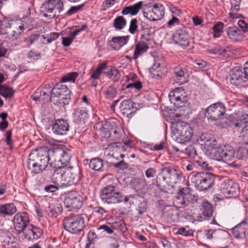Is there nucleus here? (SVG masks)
<instances>
[{"instance_id": "obj_51", "label": "nucleus", "mask_w": 248, "mask_h": 248, "mask_svg": "<svg viewBox=\"0 0 248 248\" xmlns=\"http://www.w3.org/2000/svg\"><path fill=\"white\" fill-rule=\"evenodd\" d=\"M16 22H20L23 27V31L27 28H30L32 25L33 19L32 18L27 16L24 17L22 19L16 20Z\"/></svg>"}, {"instance_id": "obj_28", "label": "nucleus", "mask_w": 248, "mask_h": 248, "mask_svg": "<svg viewBox=\"0 0 248 248\" xmlns=\"http://www.w3.org/2000/svg\"><path fill=\"white\" fill-rule=\"evenodd\" d=\"M73 115L74 122L78 124H84L88 117V114L85 108H77Z\"/></svg>"}, {"instance_id": "obj_6", "label": "nucleus", "mask_w": 248, "mask_h": 248, "mask_svg": "<svg viewBox=\"0 0 248 248\" xmlns=\"http://www.w3.org/2000/svg\"><path fill=\"white\" fill-rule=\"evenodd\" d=\"M193 130L189 124L186 123H178L174 136L176 141L183 144L189 141L193 135Z\"/></svg>"}, {"instance_id": "obj_43", "label": "nucleus", "mask_w": 248, "mask_h": 248, "mask_svg": "<svg viewBox=\"0 0 248 248\" xmlns=\"http://www.w3.org/2000/svg\"><path fill=\"white\" fill-rule=\"evenodd\" d=\"M89 166L94 170H101L103 166V160L99 158H93L91 160Z\"/></svg>"}, {"instance_id": "obj_59", "label": "nucleus", "mask_w": 248, "mask_h": 248, "mask_svg": "<svg viewBox=\"0 0 248 248\" xmlns=\"http://www.w3.org/2000/svg\"><path fill=\"white\" fill-rule=\"evenodd\" d=\"M206 51L207 53L214 55H220L223 53V50L221 46H217L211 49H207Z\"/></svg>"}, {"instance_id": "obj_42", "label": "nucleus", "mask_w": 248, "mask_h": 248, "mask_svg": "<svg viewBox=\"0 0 248 248\" xmlns=\"http://www.w3.org/2000/svg\"><path fill=\"white\" fill-rule=\"evenodd\" d=\"M126 20L123 16H118L114 20L113 26L117 30H121L126 26Z\"/></svg>"}, {"instance_id": "obj_58", "label": "nucleus", "mask_w": 248, "mask_h": 248, "mask_svg": "<svg viewBox=\"0 0 248 248\" xmlns=\"http://www.w3.org/2000/svg\"><path fill=\"white\" fill-rule=\"evenodd\" d=\"M178 214L176 210H170L168 213V219L170 222H174L178 220Z\"/></svg>"}, {"instance_id": "obj_39", "label": "nucleus", "mask_w": 248, "mask_h": 248, "mask_svg": "<svg viewBox=\"0 0 248 248\" xmlns=\"http://www.w3.org/2000/svg\"><path fill=\"white\" fill-rule=\"evenodd\" d=\"M107 62H106L99 63L97 68L92 72L91 77L95 79L100 78V75L107 68Z\"/></svg>"}, {"instance_id": "obj_9", "label": "nucleus", "mask_w": 248, "mask_h": 248, "mask_svg": "<svg viewBox=\"0 0 248 248\" xmlns=\"http://www.w3.org/2000/svg\"><path fill=\"white\" fill-rule=\"evenodd\" d=\"M29 160L47 166L49 160V155L47 149L41 148L32 150L29 156Z\"/></svg>"}, {"instance_id": "obj_22", "label": "nucleus", "mask_w": 248, "mask_h": 248, "mask_svg": "<svg viewBox=\"0 0 248 248\" xmlns=\"http://www.w3.org/2000/svg\"><path fill=\"white\" fill-rule=\"evenodd\" d=\"M163 171L168 174V183L170 185L176 184L181 180L182 174L181 171L176 169L170 168V167H165L163 168Z\"/></svg>"}, {"instance_id": "obj_56", "label": "nucleus", "mask_w": 248, "mask_h": 248, "mask_svg": "<svg viewBox=\"0 0 248 248\" xmlns=\"http://www.w3.org/2000/svg\"><path fill=\"white\" fill-rule=\"evenodd\" d=\"M239 138L241 142H244L245 144H248V125L247 124L243 128Z\"/></svg>"}, {"instance_id": "obj_46", "label": "nucleus", "mask_w": 248, "mask_h": 248, "mask_svg": "<svg viewBox=\"0 0 248 248\" xmlns=\"http://www.w3.org/2000/svg\"><path fill=\"white\" fill-rule=\"evenodd\" d=\"M156 181L158 186H161V185L165 183H168V174H166V172L165 171H163V168L161 170L160 173L158 174V176L156 177Z\"/></svg>"}, {"instance_id": "obj_33", "label": "nucleus", "mask_w": 248, "mask_h": 248, "mask_svg": "<svg viewBox=\"0 0 248 248\" xmlns=\"http://www.w3.org/2000/svg\"><path fill=\"white\" fill-rule=\"evenodd\" d=\"M247 224V222L245 220H243L232 229V234L235 238L242 237L245 234L247 229L244 226H246Z\"/></svg>"}, {"instance_id": "obj_35", "label": "nucleus", "mask_w": 248, "mask_h": 248, "mask_svg": "<svg viewBox=\"0 0 248 248\" xmlns=\"http://www.w3.org/2000/svg\"><path fill=\"white\" fill-rule=\"evenodd\" d=\"M134 103L131 100H124L120 105V110L124 114H129L132 113V109L134 108Z\"/></svg>"}, {"instance_id": "obj_25", "label": "nucleus", "mask_w": 248, "mask_h": 248, "mask_svg": "<svg viewBox=\"0 0 248 248\" xmlns=\"http://www.w3.org/2000/svg\"><path fill=\"white\" fill-rule=\"evenodd\" d=\"M0 241L2 248H16L18 246L17 239L11 233L1 235Z\"/></svg>"}, {"instance_id": "obj_63", "label": "nucleus", "mask_w": 248, "mask_h": 248, "mask_svg": "<svg viewBox=\"0 0 248 248\" xmlns=\"http://www.w3.org/2000/svg\"><path fill=\"white\" fill-rule=\"evenodd\" d=\"M213 138L211 135L208 133H204L201 136L200 139L205 145L206 143H208Z\"/></svg>"}, {"instance_id": "obj_41", "label": "nucleus", "mask_w": 248, "mask_h": 248, "mask_svg": "<svg viewBox=\"0 0 248 248\" xmlns=\"http://www.w3.org/2000/svg\"><path fill=\"white\" fill-rule=\"evenodd\" d=\"M205 146L207 147L209 151H211V153L214 155H218L221 151V148H217V141L214 138L211 140L208 143H206Z\"/></svg>"}, {"instance_id": "obj_17", "label": "nucleus", "mask_w": 248, "mask_h": 248, "mask_svg": "<svg viewBox=\"0 0 248 248\" xmlns=\"http://www.w3.org/2000/svg\"><path fill=\"white\" fill-rule=\"evenodd\" d=\"M248 79L243 69L238 67L232 69L230 78V81L232 84L240 87L243 86L244 83Z\"/></svg>"}, {"instance_id": "obj_21", "label": "nucleus", "mask_w": 248, "mask_h": 248, "mask_svg": "<svg viewBox=\"0 0 248 248\" xmlns=\"http://www.w3.org/2000/svg\"><path fill=\"white\" fill-rule=\"evenodd\" d=\"M226 32L229 38L233 42H241L245 38L244 33L236 26L228 27Z\"/></svg>"}, {"instance_id": "obj_57", "label": "nucleus", "mask_w": 248, "mask_h": 248, "mask_svg": "<svg viewBox=\"0 0 248 248\" xmlns=\"http://www.w3.org/2000/svg\"><path fill=\"white\" fill-rule=\"evenodd\" d=\"M84 5V3H82L78 5L71 6L66 13V14L68 16H71L74 14L77 13L78 12L81 10Z\"/></svg>"}, {"instance_id": "obj_49", "label": "nucleus", "mask_w": 248, "mask_h": 248, "mask_svg": "<svg viewBox=\"0 0 248 248\" xmlns=\"http://www.w3.org/2000/svg\"><path fill=\"white\" fill-rule=\"evenodd\" d=\"M78 76V74L75 72H72L63 76L61 79L62 82H72L74 83Z\"/></svg>"}, {"instance_id": "obj_34", "label": "nucleus", "mask_w": 248, "mask_h": 248, "mask_svg": "<svg viewBox=\"0 0 248 248\" xmlns=\"http://www.w3.org/2000/svg\"><path fill=\"white\" fill-rule=\"evenodd\" d=\"M16 212V207L13 203L0 205V214L11 216Z\"/></svg>"}, {"instance_id": "obj_38", "label": "nucleus", "mask_w": 248, "mask_h": 248, "mask_svg": "<svg viewBox=\"0 0 248 248\" xmlns=\"http://www.w3.org/2000/svg\"><path fill=\"white\" fill-rule=\"evenodd\" d=\"M236 156L239 159H242L248 156V144L241 142V145L235 152Z\"/></svg>"}, {"instance_id": "obj_11", "label": "nucleus", "mask_w": 248, "mask_h": 248, "mask_svg": "<svg viewBox=\"0 0 248 248\" xmlns=\"http://www.w3.org/2000/svg\"><path fill=\"white\" fill-rule=\"evenodd\" d=\"M217 160L220 159V158L229 165L232 164L235 161L236 154L233 148L229 145L224 146L223 149L218 154L213 156Z\"/></svg>"}, {"instance_id": "obj_2", "label": "nucleus", "mask_w": 248, "mask_h": 248, "mask_svg": "<svg viewBox=\"0 0 248 248\" xmlns=\"http://www.w3.org/2000/svg\"><path fill=\"white\" fill-rule=\"evenodd\" d=\"M85 218L83 214H70L63 220L64 228L71 233H79L85 227Z\"/></svg>"}, {"instance_id": "obj_8", "label": "nucleus", "mask_w": 248, "mask_h": 248, "mask_svg": "<svg viewBox=\"0 0 248 248\" xmlns=\"http://www.w3.org/2000/svg\"><path fill=\"white\" fill-rule=\"evenodd\" d=\"M82 198L76 191L69 192L64 200V204L69 210L79 209L82 205Z\"/></svg>"}, {"instance_id": "obj_1", "label": "nucleus", "mask_w": 248, "mask_h": 248, "mask_svg": "<svg viewBox=\"0 0 248 248\" xmlns=\"http://www.w3.org/2000/svg\"><path fill=\"white\" fill-rule=\"evenodd\" d=\"M188 178L200 191L206 190L211 187L215 180L214 175L209 172H193Z\"/></svg>"}, {"instance_id": "obj_37", "label": "nucleus", "mask_w": 248, "mask_h": 248, "mask_svg": "<svg viewBox=\"0 0 248 248\" xmlns=\"http://www.w3.org/2000/svg\"><path fill=\"white\" fill-rule=\"evenodd\" d=\"M110 80L114 82L117 81L121 77V74L118 70L114 67H110L104 73Z\"/></svg>"}, {"instance_id": "obj_16", "label": "nucleus", "mask_w": 248, "mask_h": 248, "mask_svg": "<svg viewBox=\"0 0 248 248\" xmlns=\"http://www.w3.org/2000/svg\"><path fill=\"white\" fill-rule=\"evenodd\" d=\"M30 221L29 216L26 212H20L16 214L13 218L14 227L16 232L20 233L24 229L28 227Z\"/></svg>"}, {"instance_id": "obj_32", "label": "nucleus", "mask_w": 248, "mask_h": 248, "mask_svg": "<svg viewBox=\"0 0 248 248\" xmlns=\"http://www.w3.org/2000/svg\"><path fill=\"white\" fill-rule=\"evenodd\" d=\"M28 168L31 171L32 175L42 172L45 170L47 166L40 164L32 160H29L28 163Z\"/></svg>"}, {"instance_id": "obj_60", "label": "nucleus", "mask_w": 248, "mask_h": 248, "mask_svg": "<svg viewBox=\"0 0 248 248\" xmlns=\"http://www.w3.org/2000/svg\"><path fill=\"white\" fill-rule=\"evenodd\" d=\"M186 154L190 157H194L197 155V152L193 145L188 146L185 149Z\"/></svg>"}, {"instance_id": "obj_15", "label": "nucleus", "mask_w": 248, "mask_h": 248, "mask_svg": "<svg viewBox=\"0 0 248 248\" xmlns=\"http://www.w3.org/2000/svg\"><path fill=\"white\" fill-rule=\"evenodd\" d=\"M239 185L230 179L225 180L221 186V193L227 198L235 196L239 192Z\"/></svg>"}, {"instance_id": "obj_12", "label": "nucleus", "mask_w": 248, "mask_h": 248, "mask_svg": "<svg viewBox=\"0 0 248 248\" xmlns=\"http://www.w3.org/2000/svg\"><path fill=\"white\" fill-rule=\"evenodd\" d=\"M52 157L54 162L58 163V167L67 165L70 160V155L62 148H57L52 151Z\"/></svg>"}, {"instance_id": "obj_13", "label": "nucleus", "mask_w": 248, "mask_h": 248, "mask_svg": "<svg viewBox=\"0 0 248 248\" xmlns=\"http://www.w3.org/2000/svg\"><path fill=\"white\" fill-rule=\"evenodd\" d=\"M63 186H68L77 184L81 179L79 169L67 170L63 171Z\"/></svg>"}, {"instance_id": "obj_64", "label": "nucleus", "mask_w": 248, "mask_h": 248, "mask_svg": "<svg viewBox=\"0 0 248 248\" xmlns=\"http://www.w3.org/2000/svg\"><path fill=\"white\" fill-rule=\"evenodd\" d=\"M237 24L242 30V32H247L248 31V24L245 21L240 20L238 21Z\"/></svg>"}, {"instance_id": "obj_3", "label": "nucleus", "mask_w": 248, "mask_h": 248, "mask_svg": "<svg viewBox=\"0 0 248 248\" xmlns=\"http://www.w3.org/2000/svg\"><path fill=\"white\" fill-rule=\"evenodd\" d=\"M100 198L104 203L112 204L129 201L128 196H124L116 190L115 187L112 186H108L103 188L100 192Z\"/></svg>"}, {"instance_id": "obj_50", "label": "nucleus", "mask_w": 248, "mask_h": 248, "mask_svg": "<svg viewBox=\"0 0 248 248\" xmlns=\"http://www.w3.org/2000/svg\"><path fill=\"white\" fill-rule=\"evenodd\" d=\"M117 94L116 88L113 86H109L104 92V94L106 98L108 99H113Z\"/></svg>"}, {"instance_id": "obj_61", "label": "nucleus", "mask_w": 248, "mask_h": 248, "mask_svg": "<svg viewBox=\"0 0 248 248\" xmlns=\"http://www.w3.org/2000/svg\"><path fill=\"white\" fill-rule=\"evenodd\" d=\"M138 20L136 18L133 19L131 20L129 28V31L131 34H134L138 28L137 26Z\"/></svg>"}, {"instance_id": "obj_29", "label": "nucleus", "mask_w": 248, "mask_h": 248, "mask_svg": "<svg viewBox=\"0 0 248 248\" xmlns=\"http://www.w3.org/2000/svg\"><path fill=\"white\" fill-rule=\"evenodd\" d=\"M149 46L144 41H140L135 45L133 59L136 60L146 53L148 50Z\"/></svg>"}, {"instance_id": "obj_40", "label": "nucleus", "mask_w": 248, "mask_h": 248, "mask_svg": "<svg viewBox=\"0 0 248 248\" xmlns=\"http://www.w3.org/2000/svg\"><path fill=\"white\" fill-rule=\"evenodd\" d=\"M230 2L232 5V12L229 14L230 17L232 19L238 18V15L235 14L234 12L239 10L241 0H231Z\"/></svg>"}, {"instance_id": "obj_20", "label": "nucleus", "mask_w": 248, "mask_h": 248, "mask_svg": "<svg viewBox=\"0 0 248 248\" xmlns=\"http://www.w3.org/2000/svg\"><path fill=\"white\" fill-rule=\"evenodd\" d=\"M23 232L24 239L27 241H32L40 237L43 233L42 229L30 225L21 232Z\"/></svg>"}, {"instance_id": "obj_24", "label": "nucleus", "mask_w": 248, "mask_h": 248, "mask_svg": "<svg viewBox=\"0 0 248 248\" xmlns=\"http://www.w3.org/2000/svg\"><path fill=\"white\" fill-rule=\"evenodd\" d=\"M46 176L45 179H50L54 184L63 186V172L61 170H47L45 172Z\"/></svg>"}, {"instance_id": "obj_62", "label": "nucleus", "mask_w": 248, "mask_h": 248, "mask_svg": "<svg viewBox=\"0 0 248 248\" xmlns=\"http://www.w3.org/2000/svg\"><path fill=\"white\" fill-rule=\"evenodd\" d=\"M76 36H73V32H72L67 37H62V44L65 46H69L74 40Z\"/></svg>"}, {"instance_id": "obj_18", "label": "nucleus", "mask_w": 248, "mask_h": 248, "mask_svg": "<svg viewBox=\"0 0 248 248\" xmlns=\"http://www.w3.org/2000/svg\"><path fill=\"white\" fill-rule=\"evenodd\" d=\"M51 87L38 88L31 97L36 102L45 103L51 100Z\"/></svg>"}, {"instance_id": "obj_4", "label": "nucleus", "mask_w": 248, "mask_h": 248, "mask_svg": "<svg viewBox=\"0 0 248 248\" xmlns=\"http://www.w3.org/2000/svg\"><path fill=\"white\" fill-rule=\"evenodd\" d=\"M64 9L63 2L61 0H47L40 7L41 15L47 19L58 17Z\"/></svg>"}, {"instance_id": "obj_54", "label": "nucleus", "mask_w": 248, "mask_h": 248, "mask_svg": "<svg viewBox=\"0 0 248 248\" xmlns=\"http://www.w3.org/2000/svg\"><path fill=\"white\" fill-rule=\"evenodd\" d=\"M62 211V208L59 206H50L48 215L51 217H56L59 214H61Z\"/></svg>"}, {"instance_id": "obj_19", "label": "nucleus", "mask_w": 248, "mask_h": 248, "mask_svg": "<svg viewBox=\"0 0 248 248\" xmlns=\"http://www.w3.org/2000/svg\"><path fill=\"white\" fill-rule=\"evenodd\" d=\"M173 40L175 43L181 46H187L188 44V35L185 27L179 28L173 35Z\"/></svg>"}, {"instance_id": "obj_44", "label": "nucleus", "mask_w": 248, "mask_h": 248, "mask_svg": "<svg viewBox=\"0 0 248 248\" xmlns=\"http://www.w3.org/2000/svg\"><path fill=\"white\" fill-rule=\"evenodd\" d=\"M224 24L221 22H217L213 27V37L214 38H218L221 35V33L223 32Z\"/></svg>"}, {"instance_id": "obj_47", "label": "nucleus", "mask_w": 248, "mask_h": 248, "mask_svg": "<svg viewBox=\"0 0 248 248\" xmlns=\"http://www.w3.org/2000/svg\"><path fill=\"white\" fill-rule=\"evenodd\" d=\"M134 184L137 190H144L147 187V182L144 178L135 179Z\"/></svg>"}, {"instance_id": "obj_52", "label": "nucleus", "mask_w": 248, "mask_h": 248, "mask_svg": "<svg viewBox=\"0 0 248 248\" xmlns=\"http://www.w3.org/2000/svg\"><path fill=\"white\" fill-rule=\"evenodd\" d=\"M60 36L59 33L58 32H50L46 35H42V38L44 40H46V42H43L44 44H49L52 42L56 40Z\"/></svg>"}, {"instance_id": "obj_55", "label": "nucleus", "mask_w": 248, "mask_h": 248, "mask_svg": "<svg viewBox=\"0 0 248 248\" xmlns=\"http://www.w3.org/2000/svg\"><path fill=\"white\" fill-rule=\"evenodd\" d=\"M186 206H188L189 203H195L198 202V198L195 195L189 193H185V198Z\"/></svg>"}, {"instance_id": "obj_36", "label": "nucleus", "mask_w": 248, "mask_h": 248, "mask_svg": "<svg viewBox=\"0 0 248 248\" xmlns=\"http://www.w3.org/2000/svg\"><path fill=\"white\" fill-rule=\"evenodd\" d=\"M185 198V193L184 192V189H182L178 193L177 195L173 200V204L175 206L181 207L182 206H186Z\"/></svg>"}, {"instance_id": "obj_23", "label": "nucleus", "mask_w": 248, "mask_h": 248, "mask_svg": "<svg viewBox=\"0 0 248 248\" xmlns=\"http://www.w3.org/2000/svg\"><path fill=\"white\" fill-rule=\"evenodd\" d=\"M69 125L67 121L64 119H57L52 125L54 133L58 135H63L69 130Z\"/></svg>"}, {"instance_id": "obj_5", "label": "nucleus", "mask_w": 248, "mask_h": 248, "mask_svg": "<svg viewBox=\"0 0 248 248\" xmlns=\"http://www.w3.org/2000/svg\"><path fill=\"white\" fill-rule=\"evenodd\" d=\"M117 230L124 232L126 230V227L123 220L113 217L108 218L106 224L100 225L97 228L98 232L104 235L112 234L114 231Z\"/></svg>"}, {"instance_id": "obj_27", "label": "nucleus", "mask_w": 248, "mask_h": 248, "mask_svg": "<svg viewBox=\"0 0 248 248\" xmlns=\"http://www.w3.org/2000/svg\"><path fill=\"white\" fill-rule=\"evenodd\" d=\"M70 90L64 85L61 86L60 88H54L51 89V98H59L60 100L66 99L67 98Z\"/></svg>"}, {"instance_id": "obj_48", "label": "nucleus", "mask_w": 248, "mask_h": 248, "mask_svg": "<svg viewBox=\"0 0 248 248\" xmlns=\"http://www.w3.org/2000/svg\"><path fill=\"white\" fill-rule=\"evenodd\" d=\"M14 93L13 90L7 86H0V94L5 98L11 97Z\"/></svg>"}, {"instance_id": "obj_53", "label": "nucleus", "mask_w": 248, "mask_h": 248, "mask_svg": "<svg viewBox=\"0 0 248 248\" xmlns=\"http://www.w3.org/2000/svg\"><path fill=\"white\" fill-rule=\"evenodd\" d=\"M194 162L198 166L202 167V169L209 170L211 167L209 166L208 163L204 159L200 157H197L195 158Z\"/></svg>"}, {"instance_id": "obj_45", "label": "nucleus", "mask_w": 248, "mask_h": 248, "mask_svg": "<svg viewBox=\"0 0 248 248\" xmlns=\"http://www.w3.org/2000/svg\"><path fill=\"white\" fill-rule=\"evenodd\" d=\"M174 73L178 77V79L180 80L179 81L180 84H184L186 82V79L184 78L185 72L182 67H176L174 69Z\"/></svg>"}, {"instance_id": "obj_14", "label": "nucleus", "mask_w": 248, "mask_h": 248, "mask_svg": "<svg viewBox=\"0 0 248 248\" xmlns=\"http://www.w3.org/2000/svg\"><path fill=\"white\" fill-rule=\"evenodd\" d=\"M165 12V7L163 5L155 3L151 10L144 13V17L149 20L155 21L161 19L164 16Z\"/></svg>"}, {"instance_id": "obj_10", "label": "nucleus", "mask_w": 248, "mask_h": 248, "mask_svg": "<svg viewBox=\"0 0 248 248\" xmlns=\"http://www.w3.org/2000/svg\"><path fill=\"white\" fill-rule=\"evenodd\" d=\"M7 37L13 41L17 40L23 32V27L20 22L16 20L8 21L5 25Z\"/></svg>"}, {"instance_id": "obj_31", "label": "nucleus", "mask_w": 248, "mask_h": 248, "mask_svg": "<svg viewBox=\"0 0 248 248\" xmlns=\"http://www.w3.org/2000/svg\"><path fill=\"white\" fill-rule=\"evenodd\" d=\"M181 91L183 92L184 90L180 88H177L169 94L170 102L173 103L176 106H179L180 103H182L183 101L184 97L181 93Z\"/></svg>"}, {"instance_id": "obj_30", "label": "nucleus", "mask_w": 248, "mask_h": 248, "mask_svg": "<svg viewBox=\"0 0 248 248\" xmlns=\"http://www.w3.org/2000/svg\"><path fill=\"white\" fill-rule=\"evenodd\" d=\"M143 2L140 1L133 5L126 6L123 9L121 13L123 15L130 14L131 16H135L141 8Z\"/></svg>"}, {"instance_id": "obj_7", "label": "nucleus", "mask_w": 248, "mask_h": 248, "mask_svg": "<svg viewBox=\"0 0 248 248\" xmlns=\"http://www.w3.org/2000/svg\"><path fill=\"white\" fill-rule=\"evenodd\" d=\"M226 112L225 107L222 103L213 104L208 107L205 112V116L208 120L217 121L222 119Z\"/></svg>"}, {"instance_id": "obj_26", "label": "nucleus", "mask_w": 248, "mask_h": 248, "mask_svg": "<svg viewBox=\"0 0 248 248\" xmlns=\"http://www.w3.org/2000/svg\"><path fill=\"white\" fill-rule=\"evenodd\" d=\"M128 39V36L113 37L108 41V46L113 49L119 50L127 43Z\"/></svg>"}]
</instances>
